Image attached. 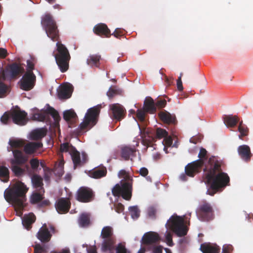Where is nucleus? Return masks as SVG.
Wrapping results in <instances>:
<instances>
[{"mask_svg":"<svg viewBox=\"0 0 253 253\" xmlns=\"http://www.w3.org/2000/svg\"><path fill=\"white\" fill-rule=\"evenodd\" d=\"M94 194L91 189L85 187L79 189L76 194V199L82 203L91 202L93 199Z\"/></svg>","mask_w":253,"mask_h":253,"instance_id":"9b49d317","label":"nucleus"},{"mask_svg":"<svg viewBox=\"0 0 253 253\" xmlns=\"http://www.w3.org/2000/svg\"><path fill=\"white\" fill-rule=\"evenodd\" d=\"M29 188L21 181H19L13 187L7 188L4 193L5 200L12 205L15 209L16 214L22 216L23 209L25 207L26 194Z\"/></svg>","mask_w":253,"mask_h":253,"instance_id":"7ed1b4c3","label":"nucleus"},{"mask_svg":"<svg viewBox=\"0 0 253 253\" xmlns=\"http://www.w3.org/2000/svg\"><path fill=\"white\" fill-rule=\"evenodd\" d=\"M120 178H123L120 184H117L112 189V194L114 196H122L126 200H130L132 196L133 178L128 172L122 169L118 173Z\"/></svg>","mask_w":253,"mask_h":253,"instance_id":"20e7f679","label":"nucleus"},{"mask_svg":"<svg viewBox=\"0 0 253 253\" xmlns=\"http://www.w3.org/2000/svg\"><path fill=\"white\" fill-rule=\"evenodd\" d=\"M146 111L142 109H138L136 112V117L139 121L143 122L145 121Z\"/></svg>","mask_w":253,"mask_h":253,"instance_id":"603ef678","label":"nucleus"},{"mask_svg":"<svg viewBox=\"0 0 253 253\" xmlns=\"http://www.w3.org/2000/svg\"><path fill=\"white\" fill-rule=\"evenodd\" d=\"M41 25L47 36L53 42L57 41L54 57L60 71L65 73L69 69L71 56L67 47L59 42L60 34L56 22L50 14L47 13L42 17Z\"/></svg>","mask_w":253,"mask_h":253,"instance_id":"f257e3e1","label":"nucleus"},{"mask_svg":"<svg viewBox=\"0 0 253 253\" xmlns=\"http://www.w3.org/2000/svg\"><path fill=\"white\" fill-rule=\"evenodd\" d=\"M0 179L4 182H7L9 180V171L5 166L0 165Z\"/></svg>","mask_w":253,"mask_h":253,"instance_id":"72a5a7b5","label":"nucleus"},{"mask_svg":"<svg viewBox=\"0 0 253 253\" xmlns=\"http://www.w3.org/2000/svg\"><path fill=\"white\" fill-rule=\"evenodd\" d=\"M9 144L12 148H20L24 145L25 143L23 140L19 139H10L9 141Z\"/></svg>","mask_w":253,"mask_h":253,"instance_id":"ea45409f","label":"nucleus"},{"mask_svg":"<svg viewBox=\"0 0 253 253\" xmlns=\"http://www.w3.org/2000/svg\"><path fill=\"white\" fill-rule=\"evenodd\" d=\"M71 205V203L69 198H60L56 201L55 207L59 213L65 214L69 211Z\"/></svg>","mask_w":253,"mask_h":253,"instance_id":"4468645a","label":"nucleus"},{"mask_svg":"<svg viewBox=\"0 0 253 253\" xmlns=\"http://www.w3.org/2000/svg\"><path fill=\"white\" fill-rule=\"evenodd\" d=\"M30 164L31 166L30 169L32 171V175L33 174V171H36L37 170L40 165L39 160L37 158L31 159L30 161Z\"/></svg>","mask_w":253,"mask_h":253,"instance_id":"de8ad7c7","label":"nucleus"},{"mask_svg":"<svg viewBox=\"0 0 253 253\" xmlns=\"http://www.w3.org/2000/svg\"><path fill=\"white\" fill-rule=\"evenodd\" d=\"M45 113L46 114H50L56 123L58 122L60 119L58 112L53 107L49 106L45 110Z\"/></svg>","mask_w":253,"mask_h":253,"instance_id":"4c0bfd02","label":"nucleus"},{"mask_svg":"<svg viewBox=\"0 0 253 253\" xmlns=\"http://www.w3.org/2000/svg\"><path fill=\"white\" fill-rule=\"evenodd\" d=\"M144 107L146 112L154 113L156 111L154 101L151 97L146 99L144 103Z\"/></svg>","mask_w":253,"mask_h":253,"instance_id":"c756f323","label":"nucleus"},{"mask_svg":"<svg viewBox=\"0 0 253 253\" xmlns=\"http://www.w3.org/2000/svg\"><path fill=\"white\" fill-rule=\"evenodd\" d=\"M43 199L42 195L37 192L34 193L31 198L30 202L32 204H36L41 202Z\"/></svg>","mask_w":253,"mask_h":253,"instance_id":"a19ab883","label":"nucleus"},{"mask_svg":"<svg viewBox=\"0 0 253 253\" xmlns=\"http://www.w3.org/2000/svg\"><path fill=\"white\" fill-rule=\"evenodd\" d=\"M52 234L48 231L45 224H44L37 234V238L42 243L48 242L51 238Z\"/></svg>","mask_w":253,"mask_h":253,"instance_id":"6ab92c4d","label":"nucleus"},{"mask_svg":"<svg viewBox=\"0 0 253 253\" xmlns=\"http://www.w3.org/2000/svg\"><path fill=\"white\" fill-rule=\"evenodd\" d=\"M102 239L114 238L113 229L110 226H105L103 228L101 233Z\"/></svg>","mask_w":253,"mask_h":253,"instance_id":"f704fd0d","label":"nucleus"},{"mask_svg":"<svg viewBox=\"0 0 253 253\" xmlns=\"http://www.w3.org/2000/svg\"><path fill=\"white\" fill-rule=\"evenodd\" d=\"M188 243V239L186 238H184L181 239L179 241L180 244V250L181 251H184L185 250V245L187 244Z\"/></svg>","mask_w":253,"mask_h":253,"instance_id":"13d9d810","label":"nucleus"},{"mask_svg":"<svg viewBox=\"0 0 253 253\" xmlns=\"http://www.w3.org/2000/svg\"><path fill=\"white\" fill-rule=\"evenodd\" d=\"M166 239L167 240L168 244L169 246H173V242H172V235L170 233L168 232L167 233V234L166 235Z\"/></svg>","mask_w":253,"mask_h":253,"instance_id":"0e129e2a","label":"nucleus"},{"mask_svg":"<svg viewBox=\"0 0 253 253\" xmlns=\"http://www.w3.org/2000/svg\"><path fill=\"white\" fill-rule=\"evenodd\" d=\"M115 243V238H111L104 239V241L102 243V250L105 252L107 251H111L114 248V245Z\"/></svg>","mask_w":253,"mask_h":253,"instance_id":"2f4dec72","label":"nucleus"},{"mask_svg":"<svg viewBox=\"0 0 253 253\" xmlns=\"http://www.w3.org/2000/svg\"><path fill=\"white\" fill-rule=\"evenodd\" d=\"M72 147H74L72 145H70L68 142L62 143L60 145V152L62 153L69 152L70 154L71 152Z\"/></svg>","mask_w":253,"mask_h":253,"instance_id":"09e8293b","label":"nucleus"},{"mask_svg":"<svg viewBox=\"0 0 253 253\" xmlns=\"http://www.w3.org/2000/svg\"><path fill=\"white\" fill-rule=\"evenodd\" d=\"M10 111L5 112L0 118V121L4 125L8 124L11 121Z\"/></svg>","mask_w":253,"mask_h":253,"instance_id":"49530a36","label":"nucleus"},{"mask_svg":"<svg viewBox=\"0 0 253 253\" xmlns=\"http://www.w3.org/2000/svg\"><path fill=\"white\" fill-rule=\"evenodd\" d=\"M233 250V247L231 245H224L222 248V253H230Z\"/></svg>","mask_w":253,"mask_h":253,"instance_id":"e2e57ef3","label":"nucleus"},{"mask_svg":"<svg viewBox=\"0 0 253 253\" xmlns=\"http://www.w3.org/2000/svg\"><path fill=\"white\" fill-rule=\"evenodd\" d=\"M200 250L203 253H219L220 248L215 244L205 242L201 244Z\"/></svg>","mask_w":253,"mask_h":253,"instance_id":"f3484780","label":"nucleus"},{"mask_svg":"<svg viewBox=\"0 0 253 253\" xmlns=\"http://www.w3.org/2000/svg\"><path fill=\"white\" fill-rule=\"evenodd\" d=\"M45 111L43 113H34L33 114L32 118L33 120L38 121H44L46 118Z\"/></svg>","mask_w":253,"mask_h":253,"instance_id":"a18cd8bd","label":"nucleus"},{"mask_svg":"<svg viewBox=\"0 0 253 253\" xmlns=\"http://www.w3.org/2000/svg\"><path fill=\"white\" fill-rule=\"evenodd\" d=\"M79 223L82 227L87 226L89 224V218L87 214L83 213L81 215L79 220Z\"/></svg>","mask_w":253,"mask_h":253,"instance_id":"79ce46f5","label":"nucleus"},{"mask_svg":"<svg viewBox=\"0 0 253 253\" xmlns=\"http://www.w3.org/2000/svg\"><path fill=\"white\" fill-rule=\"evenodd\" d=\"M115 210L119 213L122 212L124 210V206L121 203H118L114 205Z\"/></svg>","mask_w":253,"mask_h":253,"instance_id":"bf43d9fd","label":"nucleus"},{"mask_svg":"<svg viewBox=\"0 0 253 253\" xmlns=\"http://www.w3.org/2000/svg\"><path fill=\"white\" fill-rule=\"evenodd\" d=\"M6 72L7 75L11 79H15L19 75L25 72L24 68L17 63H13L8 65Z\"/></svg>","mask_w":253,"mask_h":253,"instance_id":"2eb2a0df","label":"nucleus"},{"mask_svg":"<svg viewBox=\"0 0 253 253\" xmlns=\"http://www.w3.org/2000/svg\"><path fill=\"white\" fill-rule=\"evenodd\" d=\"M11 120L13 123L19 125H25L28 122L27 114L19 109L10 110Z\"/></svg>","mask_w":253,"mask_h":253,"instance_id":"9d476101","label":"nucleus"},{"mask_svg":"<svg viewBox=\"0 0 253 253\" xmlns=\"http://www.w3.org/2000/svg\"><path fill=\"white\" fill-rule=\"evenodd\" d=\"M71 152L70 155H71L72 159L75 168L78 166H80L81 163L80 153L78 151L75 147L71 148Z\"/></svg>","mask_w":253,"mask_h":253,"instance_id":"473e14b6","label":"nucleus"},{"mask_svg":"<svg viewBox=\"0 0 253 253\" xmlns=\"http://www.w3.org/2000/svg\"><path fill=\"white\" fill-rule=\"evenodd\" d=\"M46 134V130L41 128L33 130L30 133V139L34 140H39L44 137Z\"/></svg>","mask_w":253,"mask_h":253,"instance_id":"a878e982","label":"nucleus"},{"mask_svg":"<svg viewBox=\"0 0 253 253\" xmlns=\"http://www.w3.org/2000/svg\"><path fill=\"white\" fill-rule=\"evenodd\" d=\"M111 113L110 117L112 119L120 121L124 118L126 111L124 107L118 103L111 104L110 106Z\"/></svg>","mask_w":253,"mask_h":253,"instance_id":"ddd939ff","label":"nucleus"},{"mask_svg":"<svg viewBox=\"0 0 253 253\" xmlns=\"http://www.w3.org/2000/svg\"><path fill=\"white\" fill-rule=\"evenodd\" d=\"M13 158L10 159L11 169L14 175L16 177L23 176L27 174H32V171L30 166L26 164L28 161V157L18 149L12 150Z\"/></svg>","mask_w":253,"mask_h":253,"instance_id":"39448f33","label":"nucleus"},{"mask_svg":"<svg viewBox=\"0 0 253 253\" xmlns=\"http://www.w3.org/2000/svg\"><path fill=\"white\" fill-rule=\"evenodd\" d=\"M94 33L100 36L110 37L111 35L110 31L107 26L104 23H99L96 25L93 28Z\"/></svg>","mask_w":253,"mask_h":253,"instance_id":"4be33fe9","label":"nucleus"},{"mask_svg":"<svg viewBox=\"0 0 253 253\" xmlns=\"http://www.w3.org/2000/svg\"><path fill=\"white\" fill-rule=\"evenodd\" d=\"M160 240L159 235L155 232H148L143 235L142 241L145 245H149L157 244Z\"/></svg>","mask_w":253,"mask_h":253,"instance_id":"dca6fc26","label":"nucleus"},{"mask_svg":"<svg viewBox=\"0 0 253 253\" xmlns=\"http://www.w3.org/2000/svg\"><path fill=\"white\" fill-rule=\"evenodd\" d=\"M36 218L33 213L25 215L22 218V224L27 229L29 230L32 227V224L35 222Z\"/></svg>","mask_w":253,"mask_h":253,"instance_id":"bb28decb","label":"nucleus"},{"mask_svg":"<svg viewBox=\"0 0 253 253\" xmlns=\"http://www.w3.org/2000/svg\"><path fill=\"white\" fill-rule=\"evenodd\" d=\"M204 166V160L198 159L190 164L185 168V172L187 176L194 177L195 174L199 172Z\"/></svg>","mask_w":253,"mask_h":253,"instance_id":"f8f14e48","label":"nucleus"},{"mask_svg":"<svg viewBox=\"0 0 253 253\" xmlns=\"http://www.w3.org/2000/svg\"><path fill=\"white\" fill-rule=\"evenodd\" d=\"M139 173L142 176L146 177L148 174L149 171L147 168L143 167L140 169Z\"/></svg>","mask_w":253,"mask_h":253,"instance_id":"774afa93","label":"nucleus"},{"mask_svg":"<svg viewBox=\"0 0 253 253\" xmlns=\"http://www.w3.org/2000/svg\"><path fill=\"white\" fill-rule=\"evenodd\" d=\"M169 229L177 236L182 237L187 234V229L184 225V219L179 216H172L168 221Z\"/></svg>","mask_w":253,"mask_h":253,"instance_id":"0eeeda50","label":"nucleus"},{"mask_svg":"<svg viewBox=\"0 0 253 253\" xmlns=\"http://www.w3.org/2000/svg\"><path fill=\"white\" fill-rule=\"evenodd\" d=\"M43 170H44L43 176H44V180L46 181H49L50 176L52 174V173L53 172L52 169L48 167H45L44 169Z\"/></svg>","mask_w":253,"mask_h":253,"instance_id":"864d4df0","label":"nucleus"},{"mask_svg":"<svg viewBox=\"0 0 253 253\" xmlns=\"http://www.w3.org/2000/svg\"><path fill=\"white\" fill-rule=\"evenodd\" d=\"M182 75H183V73H181L180 74L179 77H178V79L177 80V89L180 91L183 90V89L182 83V81H181V78H182Z\"/></svg>","mask_w":253,"mask_h":253,"instance_id":"052dcab7","label":"nucleus"},{"mask_svg":"<svg viewBox=\"0 0 253 253\" xmlns=\"http://www.w3.org/2000/svg\"><path fill=\"white\" fill-rule=\"evenodd\" d=\"M8 86L4 83L0 81V98L5 97L8 92Z\"/></svg>","mask_w":253,"mask_h":253,"instance_id":"c03bdc74","label":"nucleus"},{"mask_svg":"<svg viewBox=\"0 0 253 253\" xmlns=\"http://www.w3.org/2000/svg\"><path fill=\"white\" fill-rule=\"evenodd\" d=\"M168 135V132L164 129L158 128L156 130V137L158 139L165 138Z\"/></svg>","mask_w":253,"mask_h":253,"instance_id":"8fccbe9b","label":"nucleus"},{"mask_svg":"<svg viewBox=\"0 0 253 253\" xmlns=\"http://www.w3.org/2000/svg\"><path fill=\"white\" fill-rule=\"evenodd\" d=\"M119 93V90L116 88L115 86L111 87L107 92V96L110 98H113L115 95Z\"/></svg>","mask_w":253,"mask_h":253,"instance_id":"5fc2aeb1","label":"nucleus"},{"mask_svg":"<svg viewBox=\"0 0 253 253\" xmlns=\"http://www.w3.org/2000/svg\"><path fill=\"white\" fill-rule=\"evenodd\" d=\"M53 172L58 177H61L64 174V163L63 162H60L58 165H55L52 169Z\"/></svg>","mask_w":253,"mask_h":253,"instance_id":"e433bc0d","label":"nucleus"},{"mask_svg":"<svg viewBox=\"0 0 253 253\" xmlns=\"http://www.w3.org/2000/svg\"><path fill=\"white\" fill-rule=\"evenodd\" d=\"M157 208L154 206L150 207L147 210V213L149 217L155 219L156 217Z\"/></svg>","mask_w":253,"mask_h":253,"instance_id":"3c124183","label":"nucleus"},{"mask_svg":"<svg viewBox=\"0 0 253 253\" xmlns=\"http://www.w3.org/2000/svg\"><path fill=\"white\" fill-rule=\"evenodd\" d=\"M196 213L199 219L203 221L212 220L214 216V211L212 206L206 202H203L199 206Z\"/></svg>","mask_w":253,"mask_h":253,"instance_id":"6e6552de","label":"nucleus"},{"mask_svg":"<svg viewBox=\"0 0 253 253\" xmlns=\"http://www.w3.org/2000/svg\"><path fill=\"white\" fill-rule=\"evenodd\" d=\"M126 249L125 246L119 244L116 248V253H126Z\"/></svg>","mask_w":253,"mask_h":253,"instance_id":"680f3d73","label":"nucleus"},{"mask_svg":"<svg viewBox=\"0 0 253 253\" xmlns=\"http://www.w3.org/2000/svg\"><path fill=\"white\" fill-rule=\"evenodd\" d=\"M101 108V105H97L87 110L83 122L79 126L80 133L90 129L96 124Z\"/></svg>","mask_w":253,"mask_h":253,"instance_id":"423d86ee","label":"nucleus"},{"mask_svg":"<svg viewBox=\"0 0 253 253\" xmlns=\"http://www.w3.org/2000/svg\"><path fill=\"white\" fill-rule=\"evenodd\" d=\"M24 151L25 154L31 155L34 153L37 150L39 149L42 146V142H29L24 145Z\"/></svg>","mask_w":253,"mask_h":253,"instance_id":"b1692460","label":"nucleus"},{"mask_svg":"<svg viewBox=\"0 0 253 253\" xmlns=\"http://www.w3.org/2000/svg\"><path fill=\"white\" fill-rule=\"evenodd\" d=\"M238 131L240 132V134L239 137L242 139L243 136H247L249 133V129L247 126L243 124V121L240 122L238 126Z\"/></svg>","mask_w":253,"mask_h":253,"instance_id":"58836bf2","label":"nucleus"},{"mask_svg":"<svg viewBox=\"0 0 253 253\" xmlns=\"http://www.w3.org/2000/svg\"><path fill=\"white\" fill-rule=\"evenodd\" d=\"M166 101L165 99L158 100L156 103V106L159 108H163L166 105Z\"/></svg>","mask_w":253,"mask_h":253,"instance_id":"338daca9","label":"nucleus"},{"mask_svg":"<svg viewBox=\"0 0 253 253\" xmlns=\"http://www.w3.org/2000/svg\"><path fill=\"white\" fill-rule=\"evenodd\" d=\"M129 211L133 219H137L140 216V210L137 206L130 207Z\"/></svg>","mask_w":253,"mask_h":253,"instance_id":"37998d69","label":"nucleus"},{"mask_svg":"<svg viewBox=\"0 0 253 253\" xmlns=\"http://www.w3.org/2000/svg\"><path fill=\"white\" fill-rule=\"evenodd\" d=\"M63 118L68 123L69 127H72L71 126L76 121L77 116L74 111L69 110L64 112Z\"/></svg>","mask_w":253,"mask_h":253,"instance_id":"393cba45","label":"nucleus"},{"mask_svg":"<svg viewBox=\"0 0 253 253\" xmlns=\"http://www.w3.org/2000/svg\"><path fill=\"white\" fill-rule=\"evenodd\" d=\"M100 59V56L97 55H92L89 56L87 59V63L90 66L98 67Z\"/></svg>","mask_w":253,"mask_h":253,"instance_id":"c9c22d12","label":"nucleus"},{"mask_svg":"<svg viewBox=\"0 0 253 253\" xmlns=\"http://www.w3.org/2000/svg\"><path fill=\"white\" fill-rule=\"evenodd\" d=\"M158 116L165 124L175 125L176 123L175 115L171 114L166 110L160 112L158 113Z\"/></svg>","mask_w":253,"mask_h":253,"instance_id":"a211bd4d","label":"nucleus"},{"mask_svg":"<svg viewBox=\"0 0 253 253\" xmlns=\"http://www.w3.org/2000/svg\"><path fill=\"white\" fill-rule=\"evenodd\" d=\"M136 149L134 147L129 146H124L121 148V156L122 158L127 161L129 159L132 160V158L136 156Z\"/></svg>","mask_w":253,"mask_h":253,"instance_id":"aec40b11","label":"nucleus"},{"mask_svg":"<svg viewBox=\"0 0 253 253\" xmlns=\"http://www.w3.org/2000/svg\"><path fill=\"white\" fill-rule=\"evenodd\" d=\"M239 121V118L236 115H226L224 117V122L228 127H234Z\"/></svg>","mask_w":253,"mask_h":253,"instance_id":"c85d7f7f","label":"nucleus"},{"mask_svg":"<svg viewBox=\"0 0 253 253\" xmlns=\"http://www.w3.org/2000/svg\"><path fill=\"white\" fill-rule=\"evenodd\" d=\"M90 176L93 178H100L106 176L107 169L105 167H100L90 171Z\"/></svg>","mask_w":253,"mask_h":253,"instance_id":"cd10ccee","label":"nucleus"},{"mask_svg":"<svg viewBox=\"0 0 253 253\" xmlns=\"http://www.w3.org/2000/svg\"><path fill=\"white\" fill-rule=\"evenodd\" d=\"M27 70L26 72H30L31 73H33V70L34 69V64L30 60H28L27 61Z\"/></svg>","mask_w":253,"mask_h":253,"instance_id":"69168bd1","label":"nucleus"},{"mask_svg":"<svg viewBox=\"0 0 253 253\" xmlns=\"http://www.w3.org/2000/svg\"><path fill=\"white\" fill-rule=\"evenodd\" d=\"M72 92V86L70 84L60 86L58 90V96L60 99H64L70 98Z\"/></svg>","mask_w":253,"mask_h":253,"instance_id":"5701e85b","label":"nucleus"},{"mask_svg":"<svg viewBox=\"0 0 253 253\" xmlns=\"http://www.w3.org/2000/svg\"><path fill=\"white\" fill-rule=\"evenodd\" d=\"M238 152L241 158L246 162L250 161L252 154L250 148L247 145H243L238 147Z\"/></svg>","mask_w":253,"mask_h":253,"instance_id":"412c9836","label":"nucleus"},{"mask_svg":"<svg viewBox=\"0 0 253 253\" xmlns=\"http://www.w3.org/2000/svg\"><path fill=\"white\" fill-rule=\"evenodd\" d=\"M221 162L214 156L210 158L204 169L206 183L209 186L207 194L213 196L220 189L228 185L230 178L226 173L222 171Z\"/></svg>","mask_w":253,"mask_h":253,"instance_id":"f03ea898","label":"nucleus"},{"mask_svg":"<svg viewBox=\"0 0 253 253\" xmlns=\"http://www.w3.org/2000/svg\"><path fill=\"white\" fill-rule=\"evenodd\" d=\"M207 151L205 148H201L200 149V152L198 154V157L199 158V159L204 160V164H205V161L207 160Z\"/></svg>","mask_w":253,"mask_h":253,"instance_id":"6e6d98bb","label":"nucleus"},{"mask_svg":"<svg viewBox=\"0 0 253 253\" xmlns=\"http://www.w3.org/2000/svg\"><path fill=\"white\" fill-rule=\"evenodd\" d=\"M31 176V181L33 187L35 188L38 189L39 190L43 189V182L42 178L39 175L37 174H32Z\"/></svg>","mask_w":253,"mask_h":253,"instance_id":"7c9ffc66","label":"nucleus"},{"mask_svg":"<svg viewBox=\"0 0 253 253\" xmlns=\"http://www.w3.org/2000/svg\"><path fill=\"white\" fill-rule=\"evenodd\" d=\"M36 77L34 73L26 72L19 82L20 88L25 91L31 90L35 86Z\"/></svg>","mask_w":253,"mask_h":253,"instance_id":"1a4fd4ad","label":"nucleus"},{"mask_svg":"<svg viewBox=\"0 0 253 253\" xmlns=\"http://www.w3.org/2000/svg\"><path fill=\"white\" fill-rule=\"evenodd\" d=\"M173 140L172 138L168 136V135L166 136L164 139V145L167 146V147H170L172 144Z\"/></svg>","mask_w":253,"mask_h":253,"instance_id":"4d7b16f0","label":"nucleus"}]
</instances>
